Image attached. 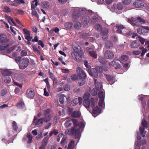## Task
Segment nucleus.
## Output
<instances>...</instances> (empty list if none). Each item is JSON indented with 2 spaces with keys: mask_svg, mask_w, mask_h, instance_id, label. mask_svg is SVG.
Instances as JSON below:
<instances>
[{
  "mask_svg": "<svg viewBox=\"0 0 149 149\" xmlns=\"http://www.w3.org/2000/svg\"><path fill=\"white\" fill-rule=\"evenodd\" d=\"M90 20V17L88 16H85L82 18V23L84 26L88 25Z\"/></svg>",
  "mask_w": 149,
  "mask_h": 149,
  "instance_id": "a211bd4d",
  "label": "nucleus"
},
{
  "mask_svg": "<svg viewBox=\"0 0 149 149\" xmlns=\"http://www.w3.org/2000/svg\"><path fill=\"white\" fill-rule=\"evenodd\" d=\"M117 8L119 10H122L123 9V5L121 3H118L117 4Z\"/></svg>",
  "mask_w": 149,
  "mask_h": 149,
  "instance_id": "bf43d9fd",
  "label": "nucleus"
},
{
  "mask_svg": "<svg viewBox=\"0 0 149 149\" xmlns=\"http://www.w3.org/2000/svg\"><path fill=\"white\" fill-rule=\"evenodd\" d=\"M88 72L90 75L97 78L98 76V73L97 70L95 68H91L88 69Z\"/></svg>",
  "mask_w": 149,
  "mask_h": 149,
  "instance_id": "1a4fd4ad",
  "label": "nucleus"
},
{
  "mask_svg": "<svg viewBox=\"0 0 149 149\" xmlns=\"http://www.w3.org/2000/svg\"><path fill=\"white\" fill-rule=\"evenodd\" d=\"M90 94L88 93H85L83 96V99L84 100H89Z\"/></svg>",
  "mask_w": 149,
  "mask_h": 149,
  "instance_id": "de8ad7c7",
  "label": "nucleus"
},
{
  "mask_svg": "<svg viewBox=\"0 0 149 149\" xmlns=\"http://www.w3.org/2000/svg\"><path fill=\"white\" fill-rule=\"evenodd\" d=\"M91 102V107L92 108L95 107V104H97V102H96L95 101V99L93 98H91L90 99Z\"/></svg>",
  "mask_w": 149,
  "mask_h": 149,
  "instance_id": "f704fd0d",
  "label": "nucleus"
},
{
  "mask_svg": "<svg viewBox=\"0 0 149 149\" xmlns=\"http://www.w3.org/2000/svg\"><path fill=\"white\" fill-rule=\"evenodd\" d=\"M99 62L102 64H106L107 63V61L102 57H99L98 58Z\"/></svg>",
  "mask_w": 149,
  "mask_h": 149,
  "instance_id": "72a5a7b5",
  "label": "nucleus"
},
{
  "mask_svg": "<svg viewBox=\"0 0 149 149\" xmlns=\"http://www.w3.org/2000/svg\"><path fill=\"white\" fill-rule=\"evenodd\" d=\"M71 125L72 121L70 119L67 120L65 123V126L67 128L70 127L71 126Z\"/></svg>",
  "mask_w": 149,
  "mask_h": 149,
  "instance_id": "7c9ffc66",
  "label": "nucleus"
},
{
  "mask_svg": "<svg viewBox=\"0 0 149 149\" xmlns=\"http://www.w3.org/2000/svg\"><path fill=\"white\" fill-rule=\"evenodd\" d=\"M98 97L101 99H104V93L102 91H100L98 93Z\"/></svg>",
  "mask_w": 149,
  "mask_h": 149,
  "instance_id": "c03bdc74",
  "label": "nucleus"
},
{
  "mask_svg": "<svg viewBox=\"0 0 149 149\" xmlns=\"http://www.w3.org/2000/svg\"><path fill=\"white\" fill-rule=\"evenodd\" d=\"M64 95H62L60 96L59 98L60 103L61 104H63L64 102V98L65 97Z\"/></svg>",
  "mask_w": 149,
  "mask_h": 149,
  "instance_id": "a19ab883",
  "label": "nucleus"
},
{
  "mask_svg": "<svg viewBox=\"0 0 149 149\" xmlns=\"http://www.w3.org/2000/svg\"><path fill=\"white\" fill-rule=\"evenodd\" d=\"M65 26L68 29L71 28L73 26V24L71 22H67L65 23Z\"/></svg>",
  "mask_w": 149,
  "mask_h": 149,
  "instance_id": "58836bf2",
  "label": "nucleus"
},
{
  "mask_svg": "<svg viewBox=\"0 0 149 149\" xmlns=\"http://www.w3.org/2000/svg\"><path fill=\"white\" fill-rule=\"evenodd\" d=\"M105 45L107 49H109L113 47L112 43L110 41H106L105 42Z\"/></svg>",
  "mask_w": 149,
  "mask_h": 149,
  "instance_id": "393cba45",
  "label": "nucleus"
},
{
  "mask_svg": "<svg viewBox=\"0 0 149 149\" xmlns=\"http://www.w3.org/2000/svg\"><path fill=\"white\" fill-rule=\"evenodd\" d=\"M27 137L28 138L27 143L29 144L31 143L32 141V136L30 133H29L27 134Z\"/></svg>",
  "mask_w": 149,
  "mask_h": 149,
  "instance_id": "c9c22d12",
  "label": "nucleus"
},
{
  "mask_svg": "<svg viewBox=\"0 0 149 149\" xmlns=\"http://www.w3.org/2000/svg\"><path fill=\"white\" fill-rule=\"evenodd\" d=\"M17 106L19 108H23L24 107V103L22 102H19L17 104Z\"/></svg>",
  "mask_w": 149,
  "mask_h": 149,
  "instance_id": "79ce46f5",
  "label": "nucleus"
},
{
  "mask_svg": "<svg viewBox=\"0 0 149 149\" xmlns=\"http://www.w3.org/2000/svg\"><path fill=\"white\" fill-rule=\"evenodd\" d=\"M148 122L145 120L143 119L142 120L141 122V124L144 127H147L148 126Z\"/></svg>",
  "mask_w": 149,
  "mask_h": 149,
  "instance_id": "09e8293b",
  "label": "nucleus"
},
{
  "mask_svg": "<svg viewBox=\"0 0 149 149\" xmlns=\"http://www.w3.org/2000/svg\"><path fill=\"white\" fill-rule=\"evenodd\" d=\"M23 31L24 33L25 36L30 35V32L29 31L26 29H23Z\"/></svg>",
  "mask_w": 149,
  "mask_h": 149,
  "instance_id": "4d7b16f0",
  "label": "nucleus"
},
{
  "mask_svg": "<svg viewBox=\"0 0 149 149\" xmlns=\"http://www.w3.org/2000/svg\"><path fill=\"white\" fill-rule=\"evenodd\" d=\"M129 59L128 56L127 55H123L120 57V61L123 62H125Z\"/></svg>",
  "mask_w": 149,
  "mask_h": 149,
  "instance_id": "473e14b6",
  "label": "nucleus"
},
{
  "mask_svg": "<svg viewBox=\"0 0 149 149\" xmlns=\"http://www.w3.org/2000/svg\"><path fill=\"white\" fill-rule=\"evenodd\" d=\"M9 40V39L7 38V36L6 34H3L0 35V42L1 43H6Z\"/></svg>",
  "mask_w": 149,
  "mask_h": 149,
  "instance_id": "f8f14e48",
  "label": "nucleus"
},
{
  "mask_svg": "<svg viewBox=\"0 0 149 149\" xmlns=\"http://www.w3.org/2000/svg\"><path fill=\"white\" fill-rule=\"evenodd\" d=\"M146 26H142L141 27L137 29L138 33L140 34H142L145 33H147V31L146 28Z\"/></svg>",
  "mask_w": 149,
  "mask_h": 149,
  "instance_id": "f3484780",
  "label": "nucleus"
},
{
  "mask_svg": "<svg viewBox=\"0 0 149 149\" xmlns=\"http://www.w3.org/2000/svg\"><path fill=\"white\" fill-rule=\"evenodd\" d=\"M95 29L98 31H101L102 29V25L99 24H97L95 26Z\"/></svg>",
  "mask_w": 149,
  "mask_h": 149,
  "instance_id": "a18cd8bd",
  "label": "nucleus"
},
{
  "mask_svg": "<svg viewBox=\"0 0 149 149\" xmlns=\"http://www.w3.org/2000/svg\"><path fill=\"white\" fill-rule=\"evenodd\" d=\"M72 47L74 52L72 53V54L83 53V51L81 50L80 47L78 45L75 44L72 45Z\"/></svg>",
  "mask_w": 149,
  "mask_h": 149,
  "instance_id": "0eeeda50",
  "label": "nucleus"
},
{
  "mask_svg": "<svg viewBox=\"0 0 149 149\" xmlns=\"http://www.w3.org/2000/svg\"><path fill=\"white\" fill-rule=\"evenodd\" d=\"M1 74L4 77L10 76L12 74V72L9 70H5L1 72Z\"/></svg>",
  "mask_w": 149,
  "mask_h": 149,
  "instance_id": "5701e85b",
  "label": "nucleus"
},
{
  "mask_svg": "<svg viewBox=\"0 0 149 149\" xmlns=\"http://www.w3.org/2000/svg\"><path fill=\"white\" fill-rule=\"evenodd\" d=\"M83 104L86 108L87 109L89 108L90 106V101L89 100H84Z\"/></svg>",
  "mask_w": 149,
  "mask_h": 149,
  "instance_id": "bb28decb",
  "label": "nucleus"
},
{
  "mask_svg": "<svg viewBox=\"0 0 149 149\" xmlns=\"http://www.w3.org/2000/svg\"><path fill=\"white\" fill-rule=\"evenodd\" d=\"M63 88L65 91H68L70 90V87L68 84H66L63 86Z\"/></svg>",
  "mask_w": 149,
  "mask_h": 149,
  "instance_id": "5fc2aeb1",
  "label": "nucleus"
},
{
  "mask_svg": "<svg viewBox=\"0 0 149 149\" xmlns=\"http://www.w3.org/2000/svg\"><path fill=\"white\" fill-rule=\"evenodd\" d=\"M4 11L6 13L10 12L11 11V10L9 7L5 6L4 8Z\"/></svg>",
  "mask_w": 149,
  "mask_h": 149,
  "instance_id": "0e129e2a",
  "label": "nucleus"
},
{
  "mask_svg": "<svg viewBox=\"0 0 149 149\" xmlns=\"http://www.w3.org/2000/svg\"><path fill=\"white\" fill-rule=\"evenodd\" d=\"M134 7L136 8H142L144 6V4L141 0H136L133 3Z\"/></svg>",
  "mask_w": 149,
  "mask_h": 149,
  "instance_id": "9b49d317",
  "label": "nucleus"
},
{
  "mask_svg": "<svg viewBox=\"0 0 149 149\" xmlns=\"http://www.w3.org/2000/svg\"><path fill=\"white\" fill-rule=\"evenodd\" d=\"M77 72L78 74L79 78L85 79L86 74L81 68H77Z\"/></svg>",
  "mask_w": 149,
  "mask_h": 149,
  "instance_id": "6e6552de",
  "label": "nucleus"
},
{
  "mask_svg": "<svg viewBox=\"0 0 149 149\" xmlns=\"http://www.w3.org/2000/svg\"><path fill=\"white\" fill-rule=\"evenodd\" d=\"M141 53V51L140 50L134 51L132 52V54L134 55H138Z\"/></svg>",
  "mask_w": 149,
  "mask_h": 149,
  "instance_id": "052dcab7",
  "label": "nucleus"
},
{
  "mask_svg": "<svg viewBox=\"0 0 149 149\" xmlns=\"http://www.w3.org/2000/svg\"><path fill=\"white\" fill-rule=\"evenodd\" d=\"M43 121L42 118L38 119L36 116H34L33 123H35L36 125L40 126L43 124Z\"/></svg>",
  "mask_w": 149,
  "mask_h": 149,
  "instance_id": "ddd939ff",
  "label": "nucleus"
},
{
  "mask_svg": "<svg viewBox=\"0 0 149 149\" xmlns=\"http://www.w3.org/2000/svg\"><path fill=\"white\" fill-rule=\"evenodd\" d=\"M7 93V90L6 89L2 90L1 92V96H3L6 95Z\"/></svg>",
  "mask_w": 149,
  "mask_h": 149,
  "instance_id": "e2e57ef3",
  "label": "nucleus"
},
{
  "mask_svg": "<svg viewBox=\"0 0 149 149\" xmlns=\"http://www.w3.org/2000/svg\"><path fill=\"white\" fill-rule=\"evenodd\" d=\"M81 113L79 111H74L71 114V116L73 118H79L81 116Z\"/></svg>",
  "mask_w": 149,
  "mask_h": 149,
  "instance_id": "aec40b11",
  "label": "nucleus"
},
{
  "mask_svg": "<svg viewBox=\"0 0 149 149\" xmlns=\"http://www.w3.org/2000/svg\"><path fill=\"white\" fill-rule=\"evenodd\" d=\"M106 78L108 81H112L114 79L113 77L110 74H106Z\"/></svg>",
  "mask_w": 149,
  "mask_h": 149,
  "instance_id": "e433bc0d",
  "label": "nucleus"
},
{
  "mask_svg": "<svg viewBox=\"0 0 149 149\" xmlns=\"http://www.w3.org/2000/svg\"><path fill=\"white\" fill-rule=\"evenodd\" d=\"M128 22L132 25L139 26L141 24H144L146 23L145 20L140 17H138L136 18L132 17L131 19H128Z\"/></svg>",
  "mask_w": 149,
  "mask_h": 149,
  "instance_id": "f257e3e1",
  "label": "nucleus"
},
{
  "mask_svg": "<svg viewBox=\"0 0 149 149\" xmlns=\"http://www.w3.org/2000/svg\"><path fill=\"white\" fill-rule=\"evenodd\" d=\"M9 46V44H2L0 45V52H2V51L6 50Z\"/></svg>",
  "mask_w": 149,
  "mask_h": 149,
  "instance_id": "a878e982",
  "label": "nucleus"
},
{
  "mask_svg": "<svg viewBox=\"0 0 149 149\" xmlns=\"http://www.w3.org/2000/svg\"><path fill=\"white\" fill-rule=\"evenodd\" d=\"M90 55L94 59H96L97 57V54L96 52L93 49H90L89 51Z\"/></svg>",
  "mask_w": 149,
  "mask_h": 149,
  "instance_id": "6ab92c4d",
  "label": "nucleus"
},
{
  "mask_svg": "<svg viewBox=\"0 0 149 149\" xmlns=\"http://www.w3.org/2000/svg\"><path fill=\"white\" fill-rule=\"evenodd\" d=\"M83 53H80L72 54V57L77 62H80L82 60Z\"/></svg>",
  "mask_w": 149,
  "mask_h": 149,
  "instance_id": "39448f33",
  "label": "nucleus"
},
{
  "mask_svg": "<svg viewBox=\"0 0 149 149\" xmlns=\"http://www.w3.org/2000/svg\"><path fill=\"white\" fill-rule=\"evenodd\" d=\"M116 28L117 29H124L125 28V26L122 24H117L116 26Z\"/></svg>",
  "mask_w": 149,
  "mask_h": 149,
  "instance_id": "13d9d810",
  "label": "nucleus"
},
{
  "mask_svg": "<svg viewBox=\"0 0 149 149\" xmlns=\"http://www.w3.org/2000/svg\"><path fill=\"white\" fill-rule=\"evenodd\" d=\"M140 45V42L137 40L132 42L130 44L131 47L132 48H135L139 47Z\"/></svg>",
  "mask_w": 149,
  "mask_h": 149,
  "instance_id": "dca6fc26",
  "label": "nucleus"
},
{
  "mask_svg": "<svg viewBox=\"0 0 149 149\" xmlns=\"http://www.w3.org/2000/svg\"><path fill=\"white\" fill-rule=\"evenodd\" d=\"M143 143L142 144L141 143V142L140 141H137L136 143L135 144L136 146H139L141 145H145L146 143V140H144L143 141Z\"/></svg>",
  "mask_w": 149,
  "mask_h": 149,
  "instance_id": "8fccbe9b",
  "label": "nucleus"
},
{
  "mask_svg": "<svg viewBox=\"0 0 149 149\" xmlns=\"http://www.w3.org/2000/svg\"><path fill=\"white\" fill-rule=\"evenodd\" d=\"M24 77V75L22 73H19L15 76V79L18 81H21L23 80Z\"/></svg>",
  "mask_w": 149,
  "mask_h": 149,
  "instance_id": "412c9836",
  "label": "nucleus"
},
{
  "mask_svg": "<svg viewBox=\"0 0 149 149\" xmlns=\"http://www.w3.org/2000/svg\"><path fill=\"white\" fill-rule=\"evenodd\" d=\"M41 5L42 7L44 9H48L50 6L49 2L47 1H43L41 2Z\"/></svg>",
  "mask_w": 149,
  "mask_h": 149,
  "instance_id": "4be33fe9",
  "label": "nucleus"
},
{
  "mask_svg": "<svg viewBox=\"0 0 149 149\" xmlns=\"http://www.w3.org/2000/svg\"><path fill=\"white\" fill-rule=\"evenodd\" d=\"M29 59L27 58H23L20 62L19 67L20 69L24 70L29 65Z\"/></svg>",
  "mask_w": 149,
  "mask_h": 149,
  "instance_id": "20e7f679",
  "label": "nucleus"
},
{
  "mask_svg": "<svg viewBox=\"0 0 149 149\" xmlns=\"http://www.w3.org/2000/svg\"><path fill=\"white\" fill-rule=\"evenodd\" d=\"M61 144L63 146L66 148L67 146V142L65 138H63L61 141Z\"/></svg>",
  "mask_w": 149,
  "mask_h": 149,
  "instance_id": "4c0bfd02",
  "label": "nucleus"
},
{
  "mask_svg": "<svg viewBox=\"0 0 149 149\" xmlns=\"http://www.w3.org/2000/svg\"><path fill=\"white\" fill-rule=\"evenodd\" d=\"M66 111L68 114L71 115L72 113L73 109L70 107H68L66 109Z\"/></svg>",
  "mask_w": 149,
  "mask_h": 149,
  "instance_id": "37998d69",
  "label": "nucleus"
},
{
  "mask_svg": "<svg viewBox=\"0 0 149 149\" xmlns=\"http://www.w3.org/2000/svg\"><path fill=\"white\" fill-rule=\"evenodd\" d=\"M113 52L110 50H107L104 53V57L107 59H111L114 57Z\"/></svg>",
  "mask_w": 149,
  "mask_h": 149,
  "instance_id": "423d86ee",
  "label": "nucleus"
},
{
  "mask_svg": "<svg viewBox=\"0 0 149 149\" xmlns=\"http://www.w3.org/2000/svg\"><path fill=\"white\" fill-rule=\"evenodd\" d=\"M27 96L29 98H32L35 95V93L34 90L32 88L28 89L26 91Z\"/></svg>",
  "mask_w": 149,
  "mask_h": 149,
  "instance_id": "2eb2a0df",
  "label": "nucleus"
},
{
  "mask_svg": "<svg viewBox=\"0 0 149 149\" xmlns=\"http://www.w3.org/2000/svg\"><path fill=\"white\" fill-rule=\"evenodd\" d=\"M93 114L94 115H98L101 112V109L98 106H96L95 108H93Z\"/></svg>",
  "mask_w": 149,
  "mask_h": 149,
  "instance_id": "b1692460",
  "label": "nucleus"
},
{
  "mask_svg": "<svg viewBox=\"0 0 149 149\" xmlns=\"http://www.w3.org/2000/svg\"><path fill=\"white\" fill-rule=\"evenodd\" d=\"M74 26L75 29H78L81 26V23L79 22H76L74 24Z\"/></svg>",
  "mask_w": 149,
  "mask_h": 149,
  "instance_id": "680f3d73",
  "label": "nucleus"
},
{
  "mask_svg": "<svg viewBox=\"0 0 149 149\" xmlns=\"http://www.w3.org/2000/svg\"><path fill=\"white\" fill-rule=\"evenodd\" d=\"M27 54V52L25 50H22L21 52V55L22 56H26Z\"/></svg>",
  "mask_w": 149,
  "mask_h": 149,
  "instance_id": "774afa93",
  "label": "nucleus"
},
{
  "mask_svg": "<svg viewBox=\"0 0 149 149\" xmlns=\"http://www.w3.org/2000/svg\"><path fill=\"white\" fill-rule=\"evenodd\" d=\"M120 61L118 60L113 61L109 63V65H112L115 67V68L118 69L120 67V65L119 63Z\"/></svg>",
  "mask_w": 149,
  "mask_h": 149,
  "instance_id": "9d476101",
  "label": "nucleus"
},
{
  "mask_svg": "<svg viewBox=\"0 0 149 149\" xmlns=\"http://www.w3.org/2000/svg\"><path fill=\"white\" fill-rule=\"evenodd\" d=\"M80 130L79 129H77L74 126L71 129L66 130L65 134L67 135H74L75 139H79L80 137Z\"/></svg>",
  "mask_w": 149,
  "mask_h": 149,
  "instance_id": "f03ea898",
  "label": "nucleus"
},
{
  "mask_svg": "<svg viewBox=\"0 0 149 149\" xmlns=\"http://www.w3.org/2000/svg\"><path fill=\"white\" fill-rule=\"evenodd\" d=\"M71 78L73 80H76L78 79V76L75 74H73L71 76Z\"/></svg>",
  "mask_w": 149,
  "mask_h": 149,
  "instance_id": "338daca9",
  "label": "nucleus"
},
{
  "mask_svg": "<svg viewBox=\"0 0 149 149\" xmlns=\"http://www.w3.org/2000/svg\"><path fill=\"white\" fill-rule=\"evenodd\" d=\"M75 142L74 141L72 140L69 144L67 149H73Z\"/></svg>",
  "mask_w": 149,
  "mask_h": 149,
  "instance_id": "c756f323",
  "label": "nucleus"
},
{
  "mask_svg": "<svg viewBox=\"0 0 149 149\" xmlns=\"http://www.w3.org/2000/svg\"><path fill=\"white\" fill-rule=\"evenodd\" d=\"M109 32V30L107 29H104L101 31V34L102 36V38L103 40H105L107 39L108 37L107 34Z\"/></svg>",
  "mask_w": 149,
  "mask_h": 149,
  "instance_id": "4468645a",
  "label": "nucleus"
},
{
  "mask_svg": "<svg viewBox=\"0 0 149 149\" xmlns=\"http://www.w3.org/2000/svg\"><path fill=\"white\" fill-rule=\"evenodd\" d=\"M78 103V100L77 98L73 100L71 102V104L73 106H75Z\"/></svg>",
  "mask_w": 149,
  "mask_h": 149,
  "instance_id": "49530a36",
  "label": "nucleus"
},
{
  "mask_svg": "<svg viewBox=\"0 0 149 149\" xmlns=\"http://www.w3.org/2000/svg\"><path fill=\"white\" fill-rule=\"evenodd\" d=\"M72 122L73 123L74 125V126L76 127V126L78 125L79 123L78 122V121L75 119H72Z\"/></svg>",
  "mask_w": 149,
  "mask_h": 149,
  "instance_id": "3c124183",
  "label": "nucleus"
},
{
  "mask_svg": "<svg viewBox=\"0 0 149 149\" xmlns=\"http://www.w3.org/2000/svg\"><path fill=\"white\" fill-rule=\"evenodd\" d=\"M91 94L93 96H95L97 95V90L95 88L92 89L91 91Z\"/></svg>",
  "mask_w": 149,
  "mask_h": 149,
  "instance_id": "6e6d98bb",
  "label": "nucleus"
},
{
  "mask_svg": "<svg viewBox=\"0 0 149 149\" xmlns=\"http://www.w3.org/2000/svg\"><path fill=\"white\" fill-rule=\"evenodd\" d=\"M85 79L79 78L78 81V84L80 86H82L85 84Z\"/></svg>",
  "mask_w": 149,
  "mask_h": 149,
  "instance_id": "2f4dec72",
  "label": "nucleus"
},
{
  "mask_svg": "<svg viewBox=\"0 0 149 149\" xmlns=\"http://www.w3.org/2000/svg\"><path fill=\"white\" fill-rule=\"evenodd\" d=\"M11 81V79L10 77H6L4 79V82L7 84H9Z\"/></svg>",
  "mask_w": 149,
  "mask_h": 149,
  "instance_id": "69168bd1",
  "label": "nucleus"
},
{
  "mask_svg": "<svg viewBox=\"0 0 149 149\" xmlns=\"http://www.w3.org/2000/svg\"><path fill=\"white\" fill-rule=\"evenodd\" d=\"M125 33L126 35L128 37H129L131 36L132 34V33L130 30H127L126 32L125 31Z\"/></svg>",
  "mask_w": 149,
  "mask_h": 149,
  "instance_id": "603ef678",
  "label": "nucleus"
},
{
  "mask_svg": "<svg viewBox=\"0 0 149 149\" xmlns=\"http://www.w3.org/2000/svg\"><path fill=\"white\" fill-rule=\"evenodd\" d=\"M138 38H139V41L140 43L141 42L142 44H143L144 42L146 41V40L144 38L140 36H138Z\"/></svg>",
  "mask_w": 149,
  "mask_h": 149,
  "instance_id": "864d4df0",
  "label": "nucleus"
},
{
  "mask_svg": "<svg viewBox=\"0 0 149 149\" xmlns=\"http://www.w3.org/2000/svg\"><path fill=\"white\" fill-rule=\"evenodd\" d=\"M17 45H14L10 47L6 50V53L7 54H10L17 47Z\"/></svg>",
  "mask_w": 149,
  "mask_h": 149,
  "instance_id": "cd10ccee",
  "label": "nucleus"
},
{
  "mask_svg": "<svg viewBox=\"0 0 149 149\" xmlns=\"http://www.w3.org/2000/svg\"><path fill=\"white\" fill-rule=\"evenodd\" d=\"M86 9L85 8H82L80 10H74L72 14L73 21L75 22L78 19L80 16L85 14L86 12Z\"/></svg>",
  "mask_w": 149,
  "mask_h": 149,
  "instance_id": "7ed1b4c3",
  "label": "nucleus"
},
{
  "mask_svg": "<svg viewBox=\"0 0 149 149\" xmlns=\"http://www.w3.org/2000/svg\"><path fill=\"white\" fill-rule=\"evenodd\" d=\"M44 121L49 122L51 119L52 116L51 115L45 116L43 118H42Z\"/></svg>",
  "mask_w": 149,
  "mask_h": 149,
  "instance_id": "c85d7f7f",
  "label": "nucleus"
},
{
  "mask_svg": "<svg viewBox=\"0 0 149 149\" xmlns=\"http://www.w3.org/2000/svg\"><path fill=\"white\" fill-rule=\"evenodd\" d=\"M13 127L15 131H16L18 129V127L16 122L14 121L13 122Z\"/></svg>",
  "mask_w": 149,
  "mask_h": 149,
  "instance_id": "ea45409f",
  "label": "nucleus"
}]
</instances>
